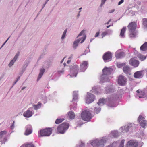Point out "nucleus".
<instances>
[{"label":"nucleus","mask_w":147,"mask_h":147,"mask_svg":"<svg viewBox=\"0 0 147 147\" xmlns=\"http://www.w3.org/2000/svg\"><path fill=\"white\" fill-rule=\"evenodd\" d=\"M115 11V9H112L111 10H110L109 13H112L113 12Z\"/></svg>","instance_id":"nucleus-50"},{"label":"nucleus","mask_w":147,"mask_h":147,"mask_svg":"<svg viewBox=\"0 0 147 147\" xmlns=\"http://www.w3.org/2000/svg\"><path fill=\"white\" fill-rule=\"evenodd\" d=\"M65 35L63 34V35L61 37V39H64L65 37Z\"/></svg>","instance_id":"nucleus-51"},{"label":"nucleus","mask_w":147,"mask_h":147,"mask_svg":"<svg viewBox=\"0 0 147 147\" xmlns=\"http://www.w3.org/2000/svg\"><path fill=\"white\" fill-rule=\"evenodd\" d=\"M107 141L106 138H102L100 140H96L92 141L91 143V144L94 147H103L104 144Z\"/></svg>","instance_id":"nucleus-2"},{"label":"nucleus","mask_w":147,"mask_h":147,"mask_svg":"<svg viewBox=\"0 0 147 147\" xmlns=\"http://www.w3.org/2000/svg\"><path fill=\"white\" fill-rule=\"evenodd\" d=\"M67 29H66L64 31L63 33V34H64V35H66V33L67 32Z\"/></svg>","instance_id":"nucleus-49"},{"label":"nucleus","mask_w":147,"mask_h":147,"mask_svg":"<svg viewBox=\"0 0 147 147\" xmlns=\"http://www.w3.org/2000/svg\"><path fill=\"white\" fill-rule=\"evenodd\" d=\"M88 63L86 61H83L80 64V70L82 72H84L88 67Z\"/></svg>","instance_id":"nucleus-10"},{"label":"nucleus","mask_w":147,"mask_h":147,"mask_svg":"<svg viewBox=\"0 0 147 147\" xmlns=\"http://www.w3.org/2000/svg\"><path fill=\"white\" fill-rule=\"evenodd\" d=\"M101 110V109L100 108H95L94 109L95 112L96 113H98Z\"/></svg>","instance_id":"nucleus-38"},{"label":"nucleus","mask_w":147,"mask_h":147,"mask_svg":"<svg viewBox=\"0 0 147 147\" xmlns=\"http://www.w3.org/2000/svg\"><path fill=\"white\" fill-rule=\"evenodd\" d=\"M82 9V8H80L79 9Z\"/></svg>","instance_id":"nucleus-59"},{"label":"nucleus","mask_w":147,"mask_h":147,"mask_svg":"<svg viewBox=\"0 0 147 147\" xmlns=\"http://www.w3.org/2000/svg\"><path fill=\"white\" fill-rule=\"evenodd\" d=\"M77 98H77V96H75L73 98V100H72V102H75L76 100H77Z\"/></svg>","instance_id":"nucleus-42"},{"label":"nucleus","mask_w":147,"mask_h":147,"mask_svg":"<svg viewBox=\"0 0 147 147\" xmlns=\"http://www.w3.org/2000/svg\"><path fill=\"white\" fill-rule=\"evenodd\" d=\"M51 128H47L40 130L38 132L39 136H49L52 133Z\"/></svg>","instance_id":"nucleus-4"},{"label":"nucleus","mask_w":147,"mask_h":147,"mask_svg":"<svg viewBox=\"0 0 147 147\" xmlns=\"http://www.w3.org/2000/svg\"><path fill=\"white\" fill-rule=\"evenodd\" d=\"M46 4V3H45V4H44V5H45V4Z\"/></svg>","instance_id":"nucleus-61"},{"label":"nucleus","mask_w":147,"mask_h":147,"mask_svg":"<svg viewBox=\"0 0 147 147\" xmlns=\"http://www.w3.org/2000/svg\"><path fill=\"white\" fill-rule=\"evenodd\" d=\"M114 92V89L112 87H107L105 88V93L106 94Z\"/></svg>","instance_id":"nucleus-24"},{"label":"nucleus","mask_w":147,"mask_h":147,"mask_svg":"<svg viewBox=\"0 0 147 147\" xmlns=\"http://www.w3.org/2000/svg\"><path fill=\"white\" fill-rule=\"evenodd\" d=\"M73 67L75 69V72H77L78 71V66L77 65H74Z\"/></svg>","instance_id":"nucleus-41"},{"label":"nucleus","mask_w":147,"mask_h":147,"mask_svg":"<svg viewBox=\"0 0 147 147\" xmlns=\"http://www.w3.org/2000/svg\"><path fill=\"white\" fill-rule=\"evenodd\" d=\"M71 62V61L70 60H68L67 61V64H69L70 63V62Z\"/></svg>","instance_id":"nucleus-52"},{"label":"nucleus","mask_w":147,"mask_h":147,"mask_svg":"<svg viewBox=\"0 0 147 147\" xmlns=\"http://www.w3.org/2000/svg\"><path fill=\"white\" fill-rule=\"evenodd\" d=\"M143 73L142 71H136L134 73V76L135 78H140L142 77Z\"/></svg>","instance_id":"nucleus-17"},{"label":"nucleus","mask_w":147,"mask_h":147,"mask_svg":"<svg viewBox=\"0 0 147 147\" xmlns=\"http://www.w3.org/2000/svg\"><path fill=\"white\" fill-rule=\"evenodd\" d=\"M14 122H15V121H13V124L11 126V128L12 129H13L14 128Z\"/></svg>","instance_id":"nucleus-48"},{"label":"nucleus","mask_w":147,"mask_h":147,"mask_svg":"<svg viewBox=\"0 0 147 147\" xmlns=\"http://www.w3.org/2000/svg\"><path fill=\"white\" fill-rule=\"evenodd\" d=\"M111 20H109V21L107 22V24H109V22L111 21Z\"/></svg>","instance_id":"nucleus-53"},{"label":"nucleus","mask_w":147,"mask_h":147,"mask_svg":"<svg viewBox=\"0 0 147 147\" xmlns=\"http://www.w3.org/2000/svg\"><path fill=\"white\" fill-rule=\"evenodd\" d=\"M129 64L135 67H137L139 64V61L134 58H131L129 61Z\"/></svg>","instance_id":"nucleus-13"},{"label":"nucleus","mask_w":147,"mask_h":147,"mask_svg":"<svg viewBox=\"0 0 147 147\" xmlns=\"http://www.w3.org/2000/svg\"><path fill=\"white\" fill-rule=\"evenodd\" d=\"M125 140L124 139L121 140L120 144L119 147H124V143Z\"/></svg>","instance_id":"nucleus-37"},{"label":"nucleus","mask_w":147,"mask_h":147,"mask_svg":"<svg viewBox=\"0 0 147 147\" xmlns=\"http://www.w3.org/2000/svg\"><path fill=\"white\" fill-rule=\"evenodd\" d=\"M138 57L141 61H143L146 58V57L143 55H138Z\"/></svg>","instance_id":"nucleus-35"},{"label":"nucleus","mask_w":147,"mask_h":147,"mask_svg":"<svg viewBox=\"0 0 147 147\" xmlns=\"http://www.w3.org/2000/svg\"><path fill=\"white\" fill-rule=\"evenodd\" d=\"M110 25H109V26H107V28H109L110 27Z\"/></svg>","instance_id":"nucleus-55"},{"label":"nucleus","mask_w":147,"mask_h":147,"mask_svg":"<svg viewBox=\"0 0 147 147\" xmlns=\"http://www.w3.org/2000/svg\"><path fill=\"white\" fill-rule=\"evenodd\" d=\"M20 54V53L18 52L17 53L16 55H15L13 59L10 62L9 64V67H11L12 66V65L13 64L14 62L16 61L18 57L19 56Z\"/></svg>","instance_id":"nucleus-18"},{"label":"nucleus","mask_w":147,"mask_h":147,"mask_svg":"<svg viewBox=\"0 0 147 147\" xmlns=\"http://www.w3.org/2000/svg\"><path fill=\"white\" fill-rule=\"evenodd\" d=\"M80 147H85V144H84L82 142H81V144L80 146Z\"/></svg>","instance_id":"nucleus-44"},{"label":"nucleus","mask_w":147,"mask_h":147,"mask_svg":"<svg viewBox=\"0 0 147 147\" xmlns=\"http://www.w3.org/2000/svg\"><path fill=\"white\" fill-rule=\"evenodd\" d=\"M107 0H102L101 1V5L102 6L105 3V2Z\"/></svg>","instance_id":"nucleus-43"},{"label":"nucleus","mask_w":147,"mask_h":147,"mask_svg":"<svg viewBox=\"0 0 147 147\" xmlns=\"http://www.w3.org/2000/svg\"><path fill=\"white\" fill-rule=\"evenodd\" d=\"M81 116L82 119L85 121H89L91 118L90 113L87 111H84L81 113Z\"/></svg>","instance_id":"nucleus-5"},{"label":"nucleus","mask_w":147,"mask_h":147,"mask_svg":"<svg viewBox=\"0 0 147 147\" xmlns=\"http://www.w3.org/2000/svg\"><path fill=\"white\" fill-rule=\"evenodd\" d=\"M32 131V127L30 126L29 125L27 128L24 134L26 135H28L31 134Z\"/></svg>","instance_id":"nucleus-19"},{"label":"nucleus","mask_w":147,"mask_h":147,"mask_svg":"<svg viewBox=\"0 0 147 147\" xmlns=\"http://www.w3.org/2000/svg\"><path fill=\"white\" fill-rule=\"evenodd\" d=\"M145 92H146L145 88L142 90H138L136 91L137 93V96L139 98H143L146 96Z\"/></svg>","instance_id":"nucleus-15"},{"label":"nucleus","mask_w":147,"mask_h":147,"mask_svg":"<svg viewBox=\"0 0 147 147\" xmlns=\"http://www.w3.org/2000/svg\"><path fill=\"white\" fill-rule=\"evenodd\" d=\"M84 32V30H83L82 31L80 32V33L79 34L78 36H78H81L82 35H83V36L84 37L83 38V39L81 41V43H82L85 40L86 38V36L85 35Z\"/></svg>","instance_id":"nucleus-27"},{"label":"nucleus","mask_w":147,"mask_h":147,"mask_svg":"<svg viewBox=\"0 0 147 147\" xmlns=\"http://www.w3.org/2000/svg\"><path fill=\"white\" fill-rule=\"evenodd\" d=\"M112 134H113V136L114 137H116L117 136V135H116L115 134H117L118 132L116 131H114L112 132Z\"/></svg>","instance_id":"nucleus-39"},{"label":"nucleus","mask_w":147,"mask_h":147,"mask_svg":"<svg viewBox=\"0 0 147 147\" xmlns=\"http://www.w3.org/2000/svg\"><path fill=\"white\" fill-rule=\"evenodd\" d=\"M46 4V3H45V4H44V5H45V4Z\"/></svg>","instance_id":"nucleus-62"},{"label":"nucleus","mask_w":147,"mask_h":147,"mask_svg":"<svg viewBox=\"0 0 147 147\" xmlns=\"http://www.w3.org/2000/svg\"><path fill=\"white\" fill-rule=\"evenodd\" d=\"M80 39H78L74 42L73 46L74 49H76V47L78 46V43L80 41Z\"/></svg>","instance_id":"nucleus-29"},{"label":"nucleus","mask_w":147,"mask_h":147,"mask_svg":"<svg viewBox=\"0 0 147 147\" xmlns=\"http://www.w3.org/2000/svg\"><path fill=\"white\" fill-rule=\"evenodd\" d=\"M115 56L117 59H119L123 57L124 56V53L118 50L115 53Z\"/></svg>","instance_id":"nucleus-16"},{"label":"nucleus","mask_w":147,"mask_h":147,"mask_svg":"<svg viewBox=\"0 0 147 147\" xmlns=\"http://www.w3.org/2000/svg\"><path fill=\"white\" fill-rule=\"evenodd\" d=\"M103 59L104 61H109V60H111L112 58V54L109 52L105 53L103 56Z\"/></svg>","instance_id":"nucleus-14"},{"label":"nucleus","mask_w":147,"mask_h":147,"mask_svg":"<svg viewBox=\"0 0 147 147\" xmlns=\"http://www.w3.org/2000/svg\"><path fill=\"white\" fill-rule=\"evenodd\" d=\"M139 144L138 141L135 140L129 141L126 144V147H137Z\"/></svg>","instance_id":"nucleus-8"},{"label":"nucleus","mask_w":147,"mask_h":147,"mask_svg":"<svg viewBox=\"0 0 147 147\" xmlns=\"http://www.w3.org/2000/svg\"><path fill=\"white\" fill-rule=\"evenodd\" d=\"M77 73L76 75H74L75 77H76V75H77Z\"/></svg>","instance_id":"nucleus-58"},{"label":"nucleus","mask_w":147,"mask_h":147,"mask_svg":"<svg viewBox=\"0 0 147 147\" xmlns=\"http://www.w3.org/2000/svg\"><path fill=\"white\" fill-rule=\"evenodd\" d=\"M23 147H35V146L32 143H30L24 144Z\"/></svg>","instance_id":"nucleus-31"},{"label":"nucleus","mask_w":147,"mask_h":147,"mask_svg":"<svg viewBox=\"0 0 147 147\" xmlns=\"http://www.w3.org/2000/svg\"><path fill=\"white\" fill-rule=\"evenodd\" d=\"M140 49L144 51H146L147 50V42H145L141 46Z\"/></svg>","instance_id":"nucleus-25"},{"label":"nucleus","mask_w":147,"mask_h":147,"mask_svg":"<svg viewBox=\"0 0 147 147\" xmlns=\"http://www.w3.org/2000/svg\"><path fill=\"white\" fill-rule=\"evenodd\" d=\"M123 71L124 72L127 74H129L130 72V68L127 66H124L123 68Z\"/></svg>","instance_id":"nucleus-22"},{"label":"nucleus","mask_w":147,"mask_h":147,"mask_svg":"<svg viewBox=\"0 0 147 147\" xmlns=\"http://www.w3.org/2000/svg\"><path fill=\"white\" fill-rule=\"evenodd\" d=\"M9 38L4 43V44L2 45V47L3 46V45H4V44L5 43H6V42L7 41V40H8V39H9Z\"/></svg>","instance_id":"nucleus-54"},{"label":"nucleus","mask_w":147,"mask_h":147,"mask_svg":"<svg viewBox=\"0 0 147 147\" xmlns=\"http://www.w3.org/2000/svg\"><path fill=\"white\" fill-rule=\"evenodd\" d=\"M69 118L71 119H74L75 117V115L74 113L72 111H70L69 112L68 114Z\"/></svg>","instance_id":"nucleus-26"},{"label":"nucleus","mask_w":147,"mask_h":147,"mask_svg":"<svg viewBox=\"0 0 147 147\" xmlns=\"http://www.w3.org/2000/svg\"><path fill=\"white\" fill-rule=\"evenodd\" d=\"M46 4V3H45V4H44V5H45V4Z\"/></svg>","instance_id":"nucleus-60"},{"label":"nucleus","mask_w":147,"mask_h":147,"mask_svg":"<svg viewBox=\"0 0 147 147\" xmlns=\"http://www.w3.org/2000/svg\"><path fill=\"white\" fill-rule=\"evenodd\" d=\"M126 28L123 27L121 30L119 36L121 38H124L125 37Z\"/></svg>","instance_id":"nucleus-20"},{"label":"nucleus","mask_w":147,"mask_h":147,"mask_svg":"<svg viewBox=\"0 0 147 147\" xmlns=\"http://www.w3.org/2000/svg\"><path fill=\"white\" fill-rule=\"evenodd\" d=\"M99 34H100L99 32H96L95 35V37H98V36L99 35Z\"/></svg>","instance_id":"nucleus-46"},{"label":"nucleus","mask_w":147,"mask_h":147,"mask_svg":"<svg viewBox=\"0 0 147 147\" xmlns=\"http://www.w3.org/2000/svg\"><path fill=\"white\" fill-rule=\"evenodd\" d=\"M23 115L25 117H29L32 115V112L30 111L29 110H27L24 113Z\"/></svg>","instance_id":"nucleus-21"},{"label":"nucleus","mask_w":147,"mask_h":147,"mask_svg":"<svg viewBox=\"0 0 147 147\" xmlns=\"http://www.w3.org/2000/svg\"><path fill=\"white\" fill-rule=\"evenodd\" d=\"M127 81V78L123 76L119 75L118 79V82L119 84L122 86L126 85Z\"/></svg>","instance_id":"nucleus-6"},{"label":"nucleus","mask_w":147,"mask_h":147,"mask_svg":"<svg viewBox=\"0 0 147 147\" xmlns=\"http://www.w3.org/2000/svg\"><path fill=\"white\" fill-rule=\"evenodd\" d=\"M112 71L113 69L111 68L105 67L102 70L103 73L101 77L100 83H102L104 82L109 81V79L107 76L111 74Z\"/></svg>","instance_id":"nucleus-1"},{"label":"nucleus","mask_w":147,"mask_h":147,"mask_svg":"<svg viewBox=\"0 0 147 147\" xmlns=\"http://www.w3.org/2000/svg\"><path fill=\"white\" fill-rule=\"evenodd\" d=\"M45 71V69L44 68L40 70V72L38 78V80H39L41 78Z\"/></svg>","instance_id":"nucleus-28"},{"label":"nucleus","mask_w":147,"mask_h":147,"mask_svg":"<svg viewBox=\"0 0 147 147\" xmlns=\"http://www.w3.org/2000/svg\"><path fill=\"white\" fill-rule=\"evenodd\" d=\"M129 32H130L129 35L130 38H134L136 36V33L135 31Z\"/></svg>","instance_id":"nucleus-30"},{"label":"nucleus","mask_w":147,"mask_h":147,"mask_svg":"<svg viewBox=\"0 0 147 147\" xmlns=\"http://www.w3.org/2000/svg\"><path fill=\"white\" fill-rule=\"evenodd\" d=\"M137 27L136 23L134 22L130 23L127 27L129 29V31H135Z\"/></svg>","instance_id":"nucleus-11"},{"label":"nucleus","mask_w":147,"mask_h":147,"mask_svg":"<svg viewBox=\"0 0 147 147\" xmlns=\"http://www.w3.org/2000/svg\"><path fill=\"white\" fill-rule=\"evenodd\" d=\"M94 95L91 93H88L86 96V102L88 104L94 101Z\"/></svg>","instance_id":"nucleus-9"},{"label":"nucleus","mask_w":147,"mask_h":147,"mask_svg":"<svg viewBox=\"0 0 147 147\" xmlns=\"http://www.w3.org/2000/svg\"><path fill=\"white\" fill-rule=\"evenodd\" d=\"M123 66V64H119L117 65V66L119 67H122Z\"/></svg>","instance_id":"nucleus-47"},{"label":"nucleus","mask_w":147,"mask_h":147,"mask_svg":"<svg viewBox=\"0 0 147 147\" xmlns=\"http://www.w3.org/2000/svg\"><path fill=\"white\" fill-rule=\"evenodd\" d=\"M133 125L132 124H129L128 125H125L124 127L125 129L123 130V132H125L128 131L129 129L132 127Z\"/></svg>","instance_id":"nucleus-23"},{"label":"nucleus","mask_w":147,"mask_h":147,"mask_svg":"<svg viewBox=\"0 0 147 147\" xmlns=\"http://www.w3.org/2000/svg\"><path fill=\"white\" fill-rule=\"evenodd\" d=\"M69 127L67 123H64L59 125L57 128V132L60 134H63Z\"/></svg>","instance_id":"nucleus-3"},{"label":"nucleus","mask_w":147,"mask_h":147,"mask_svg":"<svg viewBox=\"0 0 147 147\" xmlns=\"http://www.w3.org/2000/svg\"><path fill=\"white\" fill-rule=\"evenodd\" d=\"M64 120L63 119H57L55 121V123L56 124H59L62 122Z\"/></svg>","instance_id":"nucleus-34"},{"label":"nucleus","mask_w":147,"mask_h":147,"mask_svg":"<svg viewBox=\"0 0 147 147\" xmlns=\"http://www.w3.org/2000/svg\"><path fill=\"white\" fill-rule=\"evenodd\" d=\"M63 59L61 61V63H62L63 62Z\"/></svg>","instance_id":"nucleus-56"},{"label":"nucleus","mask_w":147,"mask_h":147,"mask_svg":"<svg viewBox=\"0 0 147 147\" xmlns=\"http://www.w3.org/2000/svg\"><path fill=\"white\" fill-rule=\"evenodd\" d=\"M143 24L145 27L147 28V19L144 18L143 19Z\"/></svg>","instance_id":"nucleus-33"},{"label":"nucleus","mask_w":147,"mask_h":147,"mask_svg":"<svg viewBox=\"0 0 147 147\" xmlns=\"http://www.w3.org/2000/svg\"><path fill=\"white\" fill-rule=\"evenodd\" d=\"M41 104L39 102L37 105H34L33 107L35 110H37L40 108L41 107Z\"/></svg>","instance_id":"nucleus-32"},{"label":"nucleus","mask_w":147,"mask_h":147,"mask_svg":"<svg viewBox=\"0 0 147 147\" xmlns=\"http://www.w3.org/2000/svg\"><path fill=\"white\" fill-rule=\"evenodd\" d=\"M105 100L104 99L102 98L100 99L97 103L98 105H100L101 103H104L105 102Z\"/></svg>","instance_id":"nucleus-36"},{"label":"nucleus","mask_w":147,"mask_h":147,"mask_svg":"<svg viewBox=\"0 0 147 147\" xmlns=\"http://www.w3.org/2000/svg\"><path fill=\"white\" fill-rule=\"evenodd\" d=\"M25 88V87H23V88L22 89V90H23V89H24Z\"/></svg>","instance_id":"nucleus-57"},{"label":"nucleus","mask_w":147,"mask_h":147,"mask_svg":"<svg viewBox=\"0 0 147 147\" xmlns=\"http://www.w3.org/2000/svg\"><path fill=\"white\" fill-rule=\"evenodd\" d=\"M108 34V32L107 31H105L102 32V37H104L105 36L107 35Z\"/></svg>","instance_id":"nucleus-40"},{"label":"nucleus","mask_w":147,"mask_h":147,"mask_svg":"<svg viewBox=\"0 0 147 147\" xmlns=\"http://www.w3.org/2000/svg\"><path fill=\"white\" fill-rule=\"evenodd\" d=\"M138 120L140 123V126L142 128H145L147 127V121L145 120L144 117L139 115Z\"/></svg>","instance_id":"nucleus-7"},{"label":"nucleus","mask_w":147,"mask_h":147,"mask_svg":"<svg viewBox=\"0 0 147 147\" xmlns=\"http://www.w3.org/2000/svg\"><path fill=\"white\" fill-rule=\"evenodd\" d=\"M7 132L4 131L1 132V141L2 144L5 143L7 140Z\"/></svg>","instance_id":"nucleus-12"},{"label":"nucleus","mask_w":147,"mask_h":147,"mask_svg":"<svg viewBox=\"0 0 147 147\" xmlns=\"http://www.w3.org/2000/svg\"><path fill=\"white\" fill-rule=\"evenodd\" d=\"M124 2L123 0H121V1L119 2L118 3V5H120L123 3Z\"/></svg>","instance_id":"nucleus-45"}]
</instances>
